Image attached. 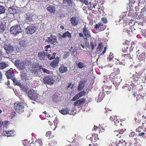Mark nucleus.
<instances>
[{
	"mask_svg": "<svg viewBox=\"0 0 146 146\" xmlns=\"http://www.w3.org/2000/svg\"><path fill=\"white\" fill-rule=\"evenodd\" d=\"M98 25H98V24H96L95 26V28L97 29H99V27L100 25V23H98Z\"/></svg>",
	"mask_w": 146,
	"mask_h": 146,
	"instance_id": "obj_40",
	"label": "nucleus"
},
{
	"mask_svg": "<svg viewBox=\"0 0 146 146\" xmlns=\"http://www.w3.org/2000/svg\"><path fill=\"white\" fill-rule=\"evenodd\" d=\"M7 131H5L3 132L2 133V135L3 136H7L8 135V134H7Z\"/></svg>",
	"mask_w": 146,
	"mask_h": 146,
	"instance_id": "obj_38",
	"label": "nucleus"
},
{
	"mask_svg": "<svg viewBox=\"0 0 146 146\" xmlns=\"http://www.w3.org/2000/svg\"><path fill=\"white\" fill-rule=\"evenodd\" d=\"M5 26L3 24L1 23L0 24V32H3L5 30Z\"/></svg>",
	"mask_w": 146,
	"mask_h": 146,
	"instance_id": "obj_25",
	"label": "nucleus"
},
{
	"mask_svg": "<svg viewBox=\"0 0 146 146\" xmlns=\"http://www.w3.org/2000/svg\"><path fill=\"white\" fill-rule=\"evenodd\" d=\"M56 78L55 76H47L43 78V83L45 84L53 85L55 82Z\"/></svg>",
	"mask_w": 146,
	"mask_h": 146,
	"instance_id": "obj_1",
	"label": "nucleus"
},
{
	"mask_svg": "<svg viewBox=\"0 0 146 146\" xmlns=\"http://www.w3.org/2000/svg\"><path fill=\"white\" fill-rule=\"evenodd\" d=\"M52 98L54 102H56L59 100V97L56 95H53Z\"/></svg>",
	"mask_w": 146,
	"mask_h": 146,
	"instance_id": "obj_27",
	"label": "nucleus"
},
{
	"mask_svg": "<svg viewBox=\"0 0 146 146\" xmlns=\"http://www.w3.org/2000/svg\"><path fill=\"white\" fill-rule=\"evenodd\" d=\"M8 66V64L7 63L3 62L0 63V68L1 69L5 68Z\"/></svg>",
	"mask_w": 146,
	"mask_h": 146,
	"instance_id": "obj_24",
	"label": "nucleus"
},
{
	"mask_svg": "<svg viewBox=\"0 0 146 146\" xmlns=\"http://www.w3.org/2000/svg\"><path fill=\"white\" fill-rule=\"evenodd\" d=\"M56 55V53H55V52H54L52 55V56H54V59L55 58V55Z\"/></svg>",
	"mask_w": 146,
	"mask_h": 146,
	"instance_id": "obj_47",
	"label": "nucleus"
},
{
	"mask_svg": "<svg viewBox=\"0 0 146 146\" xmlns=\"http://www.w3.org/2000/svg\"><path fill=\"white\" fill-rule=\"evenodd\" d=\"M79 36H80L82 37L83 36V35L82 33H80L79 34Z\"/></svg>",
	"mask_w": 146,
	"mask_h": 146,
	"instance_id": "obj_50",
	"label": "nucleus"
},
{
	"mask_svg": "<svg viewBox=\"0 0 146 146\" xmlns=\"http://www.w3.org/2000/svg\"><path fill=\"white\" fill-rule=\"evenodd\" d=\"M46 111H45L44 112H43V113H46Z\"/></svg>",
	"mask_w": 146,
	"mask_h": 146,
	"instance_id": "obj_56",
	"label": "nucleus"
},
{
	"mask_svg": "<svg viewBox=\"0 0 146 146\" xmlns=\"http://www.w3.org/2000/svg\"><path fill=\"white\" fill-rule=\"evenodd\" d=\"M76 95L77 96L78 99H79L81 97L79 93L77 94Z\"/></svg>",
	"mask_w": 146,
	"mask_h": 146,
	"instance_id": "obj_45",
	"label": "nucleus"
},
{
	"mask_svg": "<svg viewBox=\"0 0 146 146\" xmlns=\"http://www.w3.org/2000/svg\"><path fill=\"white\" fill-rule=\"evenodd\" d=\"M72 86V84H69V85H68V86H67V89H68V90H69V89L70 88V87L71 88V86Z\"/></svg>",
	"mask_w": 146,
	"mask_h": 146,
	"instance_id": "obj_43",
	"label": "nucleus"
},
{
	"mask_svg": "<svg viewBox=\"0 0 146 146\" xmlns=\"http://www.w3.org/2000/svg\"><path fill=\"white\" fill-rule=\"evenodd\" d=\"M12 80L15 84L17 85H19L20 84V83L18 82V81L15 78H14V77L12 78Z\"/></svg>",
	"mask_w": 146,
	"mask_h": 146,
	"instance_id": "obj_29",
	"label": "nucleus"
},
{
	"mask_svg": "<svg viewBox=\"0 0 146 146\" xmlns=\"http://www.w3.org/2000/svg\"><path fill=\"white\" fill-rule=\"evenodd\" d=\"M28 96L31 100H33L36 101L38 98V94L33 89H30L29 90Z\"/></svg>",
	"mask_w": 146,
	"mask_h": 146,
	"instance_id": "obj_4",
	"label": "nucleus"
},
{
	"mask_svg": "<svg viewBox=\"0 0 146 146\" xmlns=\"http://www.w3.org/2000/svg\"><path fill=\"white\" fill-rule=\"evenodd\" d=\"M78 66L79 68H82L85 66V64L82 62H79L78 64Z\"/></svg>",
	"mask_w": 146,
	"mask_h": 146,
	"instance_id": "obj_28",
	"label": "nucleus"
},
{
	"mask_svg": "<svg viewBox=\"0 0 146 146\" xmlns=\"http://www.w3.org/2000/svg\"><path fill=\"white\" fill-rule=\"evenodd\" d=\"M46 9L51 14H54L55 13L56 10L55 7L53 5H50L47 7Z\"/></svg>",
	"mask_w": 146,
	"mask_h": 146,
	"instance_id": "obj_12",
	"label": "nucleus"
},
{
	"mask_svg": "<svg viewBox=\"0 0 146 146\" xmlns=\"http://www.w3.org/2000/svg\"><path fill=\"white\" fill-rule=\"evenodd\" d=\"M91 48L92 50H93L94 49V46L93 45V43L92 42H91Z\"/></svg>",
	"mask_w": 146,
	"mask_h": 146,
	"instance_id": "obj_42",
	"label": "nucleus"
},
{
	"mask_svg": "<svg viewBox=\"0 0 146 146\" xmlns=\"http://www.w3.org/2000/svg\"><path fill=\"white\" fill-rule=\"evenodd\" d=\"M91 144H89V146H91Z\"/></svg>",
	"mask_w": 146,
	"mask_h": 146,
	"instance_id": "obj_58",
	"label": "nucleus"
},
{
	"mask_svg": "<svg viewBox=\"0 0 146 146\" xmlns=\"http://www.w3.org/2000/svg\"><path fill=\"white\" fill-rule=\"evenodd\" d=\"M67 3V4L68 5H70L72 4V1L71 0H63L62 4L63 5H62V8L64 9H66L67 7L66 6L64 5V4H66Z\"/></svg>",
	"mask_w": 146,
	"mask_h": 146,
	"instance_id": "obj_18",
	"label": "nucleus"
},
{
	"mask_svg": "<svg viewBox=\"0 0 146 146\" xmlns=\"http://www.w3.org/2000/svg\"><path fill=\"white\" fill-rule=\"evenodd\" d=\"M48 58L50 60H52V59H54V56H51V55H50V54H48L47 56Z\"/></svg>",
	"mask_w": 146,
	"mask_h": 146,
	"instance_id": "obj_35",
	"label": "nucleus"
},
{
	"mask_svg": "<svg viewBox=\"0 0 146 146\" xmlns=\"http://www.w3.org/2000/svg\"><path fill=\"white\" fill-rule=\"evenodd\" d=\"M47 53L45 52L44 51H41L38 53V56L40 59L41 60H43L44 58L46 55Z\"/></svg>",
	"mask_w": 146,
	"mask_h": 146,
	"instance_id": "obj_16",
	"label": "nucleus"
},
{
	"mask_svg": "<svg viewBox=\"0 0 146 146\" xmlns=\"http://www.w3.org/2000/svg\"><path fill=\"white\" fill-rule=\"evenodd\" d=\"M60 112L64 115H66L67 113H69V110L67 108H63L60 111Z\"/></svg>",
	"mask_w": 146,
	"mask_h": 146,
	"instance_id": "obj_22",
	"label": "nucleus"
},
{
	"mask_svg": "<svg viewBox=\"0 0 146 146\" xmlns=\"http://www.w3.org/2000/svg\"><path fill=\"white\" fill-rule=\"evenodd\" d=\"M4 48L7 54H12L13 51V48L9 44L5 45Z\"/></svg>",
	"mask_w": 146,
	"mask_h": 146,
	"instance_id": "obj_7",
	"label": "nucleus"
},
{
	"mask_svg": "<svg viewBox=\"0 0 146 146\" xmlns=\"http://www.w3.org/2000/svg\"><path fill=\"white\" fill-rule=\"evenodd\" d=\"M14 108L16 111L20 113L23 111L24 106L21 103L17 102L14 104Z\"/></svg>",
	"mask_w": 146,
	"mask_h": 146,
	"instance_id": "obj_5",
	"label": "nucleus"
},
{
	"mask_svg": "<svg viewBox=\"0 0 146 146\" xmlns=\"http://www.w3.org/2000/svg\"><path fill=\"white\" fill-rule=\"evenodd\" d=\"M42 70L43 72L44 73H46L48 74H49V71L47 69L42 68Z\"/></svg>",
	"mask_w": 146,
	"mask_h": 146,
	"instance_id": "obj_31",
	"label": "nucleus"
},
{
	"mask_svg": "<svg viewBox=\"0 0 146 146\" xmlns=\"http://www.w3.org/2000/svg\"><path fill=\"white\" fill-rule=\"evenodd\" d=\"M36 28L32 25L28 27L26 29V32L28 34H32L36 31Z\"/></svg>",
	"mask_w": 146,
	"mask_h": 146,
	"instance_id": "obj_8",
	"label": "nucleus"
},
{
	"mask_svg": "<svg viewBox=\"0 0 146 146\" xmlns=\"http://www.w3.org/2000/svg\"><path fill=\"white\" fill-rule=\"evenodd\" d=\"M2 112V111L0 110V113H1Z\"/></svg>",
	"mask_w": 146,
	"mask_h": 146,
	"instance_id": "obj_55",
	"label": "nucleus"
},
{
	"mask_svg": "<svg viewBox=\"0 0 146 146\" xmlns=\"http://www.w3.org/2000/svg\"><path fill=\"white\" fill-rule=\"evenodd\" d=\"M5 75L8 79H12L14 76V75L13 71V69L11 68L10 70L7 71Z\"/></svg>",
	"mask_w": 146,
	"mask_h": 146,
	"instance_id": "obj_10",
	"label": "nucleus"
},
{
	"mask_svg": "<svg viewBox=\"0 0 146 146\" xmlns=\"http://www.w3.org/2000/svg\"><path fill=\"white\" fill-rule=\"evenodd\" d=\"M10 31L13 35L16 36L21 33L22 30L20 25H17L12 27L10 29Z\"/></svg>",
	"mask_w": 146,
	"mask_h": 146,
	"instance_id": "obj_2",
	"label": "nucleus"
},
{
	"mask_svg": "<svg viewBox=\"0 0 146 146\" xmlns=\"http://www.w3.org/2000/svg\"><path fill=\"white\" fill-rule=\"evenodd\" d=\"M79 93L81 97L82 96L86 94V92L85 91H83L80 92Z\"/></svg>",
	"mask_w": 146,
	"mask_h": 146,
	"instance_id": "obj_33",
	"label": "nucleus"
},
{
	"mask_svg": "<svg viewBox=\"0 0 146 146\" xmlns=\"http://www.w3.org/2000/svg\"><path fill=\"white\" fill-rule=\"evenodd\" d=\"M70 21L73 25L76 26L79 23L78 18L77 17H73L71 18Z\"/></svg>",
	"mask_w": 146,
	"mask_h": 146,
	"instance_id": "obj_13",
	"label": "nucleus"
},
{
	"mask_svg": "<svg viewBox=\"0 0 146 146\" xmlns=\"http://www.w3.org/2000/svg\"><path fill=\"white\" fill-rule=\"evenodd\" d=\"M83 30L84 35L87 38L89 37L90 36V34L88 31L85 28L83 29Z\"/></svg>",
	"mask_w": 146,
	"mask_h": 146,
	"instance_id": "obj_20",
	"label": "nucleus"
},
{
	"mask_svg": "<svg viewBox=\"0 0 146 146\" xmlns=\"http://www.w3.org/2000/svg\"><path fill=\"white\" fill-rule=\"evenodd\" d=\"M78 99V98L77 96L76 95L74 97H73V98H72V101H75V100H76Z\"/></svg>",
	"mask_w": 146,
	"mask_h": 146,
	"instance_id": "obj_39",
	"label": "nucleus"
},
{
	"mask_svg": "<svg viewBox=\"0 0 146 146\" xmlns=\"http://www.w3.org/2000/svg\"><path fill=\"white\" fill-rule=\"evenodd\" d=\"M86 101V99L85 98H81L77 100L74 103V106L81 105L84 104Z\"/></svg>",
	"mask_w": 146,
	"mask_h": 146,
	"instance_id": "obj_14",
	"label": "nucleus"
},
{
	"mask_svg": "<svg viewBox=\"0 0 146 146\" xmlns=\"http://www.w3.org/2000/svg\"><path fill=\"white\" fill-rule=\"evenodd\" d=\"M99 139V138L98 137V134H96L95 135V139L97 140H98Z\"/></svg>",
	"mask_w": 146,
	"mask_h": 146,
	"instance_id": "obj_41",
	"label": "nucleus"
},
{
	"mask_svg": "<svg viewBox=\"0 0 146 146\" xmlns=\"http://www.w3.org/2000/svg\"><path fill=\"white\" fill-rule=\"evenodd\" d=\"M85 82H84L82 80L79 83V85L78 88V90L81 91L84 87V84Z\"/></svg>",
	"mask_w": 146,
	"mask_h": 146,
	"instance_id": "obj_21",
	"label": "nucleus"
},
{
	"mask_svg": "<svg viewBox=\"0 0 146 146\" xmlns=\"http://www.w3.org/2000/svg\"><path fill=\"white\" fill-rule=\"evenodd\" d=\"M82 3H85L86 5H87L88 4V0H80Z\"/></svg>",
	"mask_w": 146,
	"mask_h": 146,
	"instance_id": "obj_34",
	"label": "nucleus"
},
{
	"mask_svg": "<svg viewBox=\"0 0 146 146\" xmlns=\"http://www.w3.org/2000/svg\"><path fill=\"white\" fill-rule=\"evenodd\" d=\"M59 70L60 72L63 73L66 72L68 70L66 67L65 66L63 65H62L60 66Z\"/></svg>",
	"mask_w": 146,
	"mask_h": 146,
	"instance_id": "obj_15",
	"label": "nucleus"
},
{
	"mask_svg": "<svg viewBox=\"0 0 146 146\" xmlns=\"http://www.w3.org/2000/svg\"><path fill=\"white\" fill-rule=\"evenodd\" d=\"M21 88V89L25 91L27 90V88H26V87H25L23 85H22L20 84L19 85Z\"/></svg>",
	"mask_w": 146,
	"mask_h": 146,
	"instance_id": "obj_32",
	"label": "nucleus"
},
{
	"mask_svg": "<svg viewBox=\"0 0 146 146\" xmlns=\"http://www.w3.org/2000/svg\"><path fill=\"white\" fill-rule=\"evenodd\" d=\"M2 75L1 72H0V81H1L2 80Z\"/></svg>",
	"mask_w": 146,
	"mask_h": 146,
	"instance_id": "obj_49",
	"label": "nucleus"
},
{
	"mask_svg": "<svg viewBox=\"0 0 146 146\" xmlns=\"http://www.w3.org/2000/svg\"><path fill=\"white\" fill-rule=\"evenodd\" d=\"M15 65L19 70H23L24 71V70L25 69L26 66V62L19 60H16L15 61Z\"/></svg>",
	"mask_w": 146,
	"mask_h": 146,
	"instance_id": "obj_3",
	"label": "nucleus"
},
{
	"mask_svg": "<svg viewBox=\"0 0 146 146\" xmlns=\"http://www.w3.org/2000/svg\"><path fill=\"white\" fill-rule=\"evenodd\" d=\"M45 40L46 42H50L51 44H54V45L56 44L57 43V40L55 36L51 35L47 37Z\"/></svg>",
	"mask_w": 146,
	"mask_h": 146,
	"instance_id": "obj_6",
	"label": "nucleus"
},
{
	"mask_svg": "<svg viewBox=\"0 0 146 146\" xmlns=\"http://www.w3.org/2000/svg\"><path fill=\"white\" fill-rule=\"evenodd\" d=\"M5 7L2 5H0V15L5 13Z\"/></svg>",
	"mask_w": 146,
	"mask_h": 146,
	"instance_id": "obj_26",
	"label": "nucleus"
},
{
	"mask_svg": "<svg viewBox=\"0 0 146 146\" xmlns=\"http://www.w3.org/2000/svg\"><path fill=\"white\" fill-rule=\"evenodd\" d=\"M71 34L68 32H65L63 35H60L62 37H63V38H65L67 36H68V38H70L71 37Z\"/></svg>",
	"mask_w": 146,
	"mask_h": 146,
	"instance_id": "obj_23",
	"label": "nucleus"
},
{
	"mask_svg": "<svg viewBox=\"0 0 146 146\" xmlns=\"http://www.w3.org/2000/svg\"><path fill=\"white\" fill-rule=\"evenodd\" d=\"M38 66L36 64H33L30 68V70L32 73L35 74L38 71Z\"/></svg>",
	"mask_w": 146,
	"mask_h": 146,
	"instance_id": "obj_11",
	"label": "nucleus"
},
{
	"mask_svg": "<svg viewBox=\"0 0 146 146\" xmlns=\"http://www.w3.org/2000/svg\"><path fill=\"white\" fill-rule=\"evenodd\" d=\"M3 122L2 121H0V127L3 125Z\"/></svg>",
	"mask_w": 146,
	"mask_h": 146,
	"instance_id": "obj_46",
	"label": "nucleus"
},
{
	"mask_svg": "<svg viewBox=\"0 0 146 146\" xmlns=\"http://www.w3.org/2000/svg\"><path fill=\"white\" fill-rule=\"evenodd\" d=\"M100 43H99V47H98V48H100Z\"/></svg>",
	"mask_w": 146,
	"mask_h": 146,
	"instance_id": "obj_54",
	"label": "nucleus"
},
{
	"mask_svg": "<svg viewBox=\"0 0 146 146\" xmlns=\"http://www.w3.org/2000/svg\"><path fill=\"white\" fill-rule=\"evenodd\" d=\"M33 14L29 13H28L26 15V17L25 20V22L27 24H29L33 21L32 17Z\"/></svg>",
	"mask_w": 146,
	"mask_h": 146,
	"instance_id": "obj_9",
	"label": "nucleus"
},
{
	"mask_svg": "<svg viewBox=\"0 0 146 146\" xmlns=\"http://www.w3.org/2000/svg\"><path fill=\"white\" fill-rule=\"evenodd\" d=\"M1 100V99L0 98V101Z\"/></svg>",
	"mask_w": 146,
	"mask_h": 146,
	"instance_id": "obj_57",
	"label": "nucleus"
},
{
	"mask_svg": "<svg viewBox=\"0 0 146 146\" xmlns=\"http://www.w3.org/2000/svg\"><path fill=\"white\" fill-rule=\"evenodd\" d=\"M74 84H72V86H71L70 88L72 89L73 88Z\"/></svg>",
	"mask_w": 146,
	"mask_h": 146,
	"instance_id": "obj_51",
	"label": "nucleus"
},
{
	"mask_svg": "<svg viewBox=\"0 0 146 146\" xmlns=\"http://www.w3.org/2000/svg\"><path fill=\"white\" fill-rule=\"evenodd\" d=\"M2 52L1 51V50L0 49V56L1 55H2Z\"/></svg>",
	"mask_w": 146,
	"mask_h": 146,
	"instance_id": "obj_52",
	"label": "nucleus"
},
{
	"mask_svg": "<svg viewBox=\"0 0 146 146\" xmlns=\"http://www.w3.org/2000/svg\"><path fill=\"white\" fill-rule=\"evenodd\" d=\"M50 45H47L45 47V50L46 51H48V48H50Z\"/></svg>",
	"mask_w": 146,
	"mask_h": 146,
	"instance_id": "obj_37",
	"label": "nucleus"
},
{
	"mask_svg": "<svg viewBox=\"0 0 146 146\" xmlns=\"http://www.w3.org/2000/svg\"><path fill=\"white\" fill-rule=\"evenodd\" d=\"M59 62V58H56L51 63L50 66L52 67H55L58 64Z\"/></svg>",
	"mask_w": 146,
	"mask_h": 146,
	"instance_id": "obj_17",
	"label": "nucleus"
},
{
	"mask_svg": "<svg viewBox=\"0 0 146 146\" xmlns=\"http://www.w3.org/2000/svg\"><path fill=\"white\" fill-rule=\"evenodd\" d=\"M21 76L22 79L23 80L29 79L28 76L26 73L24 72H21Z\"/></svg>",
	"mask_w": 146,
	"mask_h": 146,
	"instance_id": "obj_19",
	"label": "nucleus"
},
{
	"mask_svg": "<svg viewBox=\"0 0 146 146\" xmlns=\"http://www.w3.org/2000/svg\"><path fill=\"white\" fill-rule=\"evenodd\" d=\"M7 133L8 135H7V137H10L13 135V131H7Z\"/></svg>",
	"mask_w": 146,
	"mask_h": 146,
	"instance_id": "obj_30",
	"label": "nucleus"
},
{
	"mask_svg": "<svg viewBox=\"0 0 146 146\" xmlns=\"http://www.w3.org/2000/svg\"><path fill=\"white\" fill-rule=\"evenodd\" d=\"M8 123L9 122L5 121L3 122V125L4 126H5V127H7V125H8Z\"/></svg>",
	"mask_w": 146,
	"mask_h": 146,
	"instance_id": "obj_36",
	"label": "nucleus"
},
{
	"mask_svg": "<svg viewBox=\"0 0 146 146\" xmlns=\"http://www.w3.org/2000/svg\"><path fill=\"white\" fill-rule=\"evenodd\" d=\"M48 124H49V125H50V123H51L50 121H48Z\"/></svg>",
	"mask_w": 146,
	"mask_h": 146,
	"instance_id": "obj_53",
	"label": "nucleus"
},
{
	"mask_svg": "<svg viewBox=\"0 0 146 146\" xmlns=\"http://www.w3.org/2000/svg\"><path fill=\"white\" fill-rule=\"evenodd\" d=\"M60 28L61 29H63L64 28V26L63 25H61L60 27Z\"/></svg>",
	"mask_w": 146,
	"mask_h": 146,
	"instance_id": "obj_48",
	"label": "nucleus"
},
{
	"mask_svg": "<svg viewBox=\"0 0 146 146\" xmlns=\"http://www.w3.org/2000/svg\"><path fill=\"white\" fill-rule=\"evenodd\" d=\"M98 127L96 125H94V127L93 129V130H96V129H97Z\"/></svg>",
	"mask_w": 146,
	"mask_h": 146,
	"instance_id": "obj_44",
	"label": "nucleus"
}]
</instances>
